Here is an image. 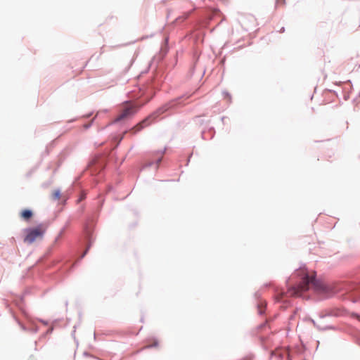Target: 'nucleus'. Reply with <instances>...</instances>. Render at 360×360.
<instances>
[{"label":"nucleus","instance_id":"obj_10","mask_svg":"<svg viewBox=\"0 0 360 360\" xmlns=\"http://www.w3.org/2000/svg\"><path fill=\"white\" fill-rule=\"evenodd\" d=\"M86 252H87V250L84 252V254L82 255V257H84V255L86 253Z\"/></svg>","mask_w":360,"mask_h":360},{"label":"nucleus","instance_id":"obj_8","mask_svg":"<svg viewBox=\"0 0 360 360\" xmlns=\"http://www.w3.org/2000/svg\"><path fill=\"white\" fill-rule=\"evenodd\" d=\"M188 15H189V13H184V19L187 18L188 17Z\"/></svg>","mask_w":360,"mask_h":360},{"label":"nucleus","instance_id":"obj_1","mask_svg":"<svg viewBox=\"0 0 360 360\" xmlns=\"http://www.w3.org/2000/svg\"><path fill=\"white\" fill-rule=\"evenodd\" d=\"M295 276L300 278V283L296 287H292L288 293L293 296H300L302 293L307 290L309 285L314 286L317 290L322 289V285L315 279L314 272L309 275L307 271L302 268L295 272Z\"/></svg>","mask_w":360,"mask_h":360},{"label":"nucleus","instance_id":"obj_9","mask_svg":"<svg viewBox=\"0 0 360 360\" xmlns=\"http://www.w3.org/2000/svg\"><path fill=\"white\" fill-rule=\"evenodd\" d=\"M161 160H162V157L159 158L158 160V165L161 162Z\"/></svg>","mask_w":360,"mask_h":360},{"label":"nucleus","instance_id":"obj_6","mask_svg":"<svg viewBox=\"0 0 360 360\" xmlns=\"http://www.w3.org/2000/svg\"><path fill=\"white\" fill-rule=\"evenodd\" d=\"M52 196L54 200H59L60 198V191L59 190L53 191Z\"/></svg>","mask_w":360,"mask_h":360},{"label":"nucleus","instance_id":"obj_4","mask_svg":"<svg viewBox=\"0 0 360 360\" xmlns=\"http://www.w3.org/2000/svg\"><path fill=\"white\" fill-rule=\"evenodd\" d=\"M153 117V115L148 117L147 118H146L145 120H143V121H141V122L137 124L136 126H134L131 129V131H133L134 133H136V132L141 131L145 127L149 125L151 123L152 121H150V120H151Z\"/></svg>","mask_w":360,"mask_h":360},{"label":"nucleus","instance_id":"obj_3","mask_svg":"<svg viewBox=\"0 0 360 360\" xmlns=\"http://www.w3.org/2000/svg\"><path fill=\"white\" fill-rule=\"evenodd\" d=\"M136 107L132 104H127L125 105L123 109L121 110L120 113L118 115L117 118L115 119L116 122L121 121L125 120L133 115H134L136 112Z\"/></svg>","mask_w":360,"mask_h":360},{"label":"nucleus","instance_id":"obj_2","mask_svg":"<svg viewBox=\"0 0 360 360\" xmlns=\"http://www.w3.org/2000/svg\"><path fill=\"white\" fill-rule=\"evenodd\" d=\"M46 230V226L43 224H39L34 228L26 229L24 242L31 244L37 240L42 238Z\"/></svg>","mask_w":360,"mask_h":360},{"label":"nucleus","instance_id":"obj_5","mask_svg":"<svg viewBox=\"0 0 360 360\" xmlns=\"http://www.w3.org/2000/svg\"><path fill=\"white\" fill-rule=\"evenodd\" d=\"M32 215V212L30 210H24L20 213V217L27 221L29 220Z\"/></svg>","mask_w":360,"mask_h":360},{"label":"nucleus","instance_id":"obj_7","mask_svg":"<svg viewBox=\"0 0 360 360\" xmlns=\"http://www.w3.org/2000/svg\"><path fill=\"white\" fill-rule=\"evenodd\" d=\"M285 0H276V4L283 6L285 4Z\"/></svg>","mask_w":360,"mask_h":360}]
</instances>
